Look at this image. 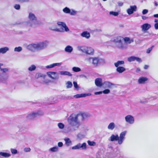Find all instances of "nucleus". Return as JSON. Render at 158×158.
I'll return each instance as SVG.
<instances>
[{
	"label": "nucleus",
	"instance_id": "nucleus-1",
	"mask_svg": "<svg viewBox=\"0 0 158 158\" xmlns=\"http://www.w3.org/2000/svg\"><path fill=\"white\" fill-rule=\"evenodd\" d=\"M79 115V114H72L68 118L69 124L72 126L68 128L70 131H73L77 130L80 126V123L78 120V117Z\"/></svg>",
	"mask_w": 158,
	"mask_h": 158
},
{
	"label": "nucleus",
	"instance_id": "nucleus-2",
	"mask_svg": "<svg viewBox=\"0 0 158 158\" xmlns=\"http://www.w3.org/2000/svg\"><path fill=\"white\" fill-rule=\"evenodd\" d=\"M48 44V42L47 40L32 43L28 45L27 48L32 52H34L36 50H42L47 48Z\"/></svg>",
	"mask_w": 158,
	"mask_h": 158
},
{
	"label": "nucleus",
	"instance_id": "nucleus-3",
	"mask_svg": "<svg viewBox=\"0 0 158 158\" xmlns=\"http://www.w3.org/2000/svg\"><path fill=\"white\" fill-rule=\"evenodd\" d=\"M123 38L120 36L115 37L112 39L111 41L114 43L115 46L119 49H123L127 48L126 43H123Z\"/></svg>",
	"mask_w": 158,
	"mask_h": 158
},
{
	"label": "nucleus",
	"instance_id": "nucleus-4",
	"mask_svg": "<svg viewBox=\"0 0 158 158\" xmlns=\"http://www.w3.org/2000/svg\"><path fill=\"white\" fill-rule=\"evenodd\" d=\"M57 24L59 26H61L62 27H61L60 28L54 29L50 28V29L53 31L61 32H63L64 31L67 32L69 31V29L65 23L63 22H57Z\"/></svg>",
	"mask_w": 158,
	"mask_h": 158
},
{
	"label": "nucleus",
	"instance_id": "nucleus-5",
	"mask_svg": "<svg viewBox=\"0 0 158 158\" xmlns=\"http://www.w3.org/2000/svg\"><path fill=\"white\" fill-rule=\"evenodd\" d=\"M28 19L30 20L27 22V24L29 26L31 27L37 23V18L33 13L30 12L29 13Z\"/></svg>",
	"mask_w": 158,
	"mask_h": 158
},
{
	"label": "nucleus",
	"instance_id": "nucleus-6",
	"mask_svg": "<svg viewBox=\"0 0 158 158\" xmlns=\"http://www.w3.org/2000/svg\"><path fill=\"white\" fill-rule=\"evenodd\" d=\"M43 114V112L41 111H38L36 112H33L29 114L27 116V118L28 119L31 120L37 116L41 115Z\"/></svg>",
	"mask_w": 158,
	"mask_h": 158
},
{
	"label": "nucleus",
	"instance_id": "nucleus-7",
	"mask_svg": "<svg viewBox=\"0 0 158 158\" xmlns=\"http://www.w3.org/2000/svg\"><path fill=\"white\" fill-rule=\"evenodd\" d=\"M86 60L90 63H92L95 67H97L99 64V60L98 57H89L87 58Z\"/></svg>",
	"mask_w": 158,
	"mask_h": 158
},
{
	"label": "nucleus",
	"instance_id": "nucleus-8",
	"mask_svg": "<svg viewBox=\"0 0 158 158\" xmlns=\"http://www.w3.org/2000/svg\"><path fill=\"white\" fill-rule=\"evenodd\" d=\"M103 86L105 88L111 89L114 87H117V85L109 81H106L103 83Z\"/></svg>",
	"mask_w": 158,
	"mask_h": 158
},
{
	"label": "nucleus",
	"instance_id": "nucleus-9",
	"mask_svg": "<svg viewBox=\"0 0 158 158\" xmlns=\"http://www.w3.org/2000/svg\"><path fill=\"white\" fill-rule=\"evenodd\" d=\"M48 76L54 80H58L59 76L57 73L54 72H48L47 73Z\"/></svg>",
	"mask_w": 158,
	"mask_h": 158
},
{
	"label": "nucleus",
	"instance_id": "nucleus-10",
	"mask_svg": "<svg viewBox=\"0 0 158 158\" xmlns=\"http://www.w3.org/2000/svg\"><path fill=\"white\" fill-rule=\"evenodd\" d=\"M125 121L127 123L132 124L135 122V119L133 116L131 115H128L125 117Z\"/></svg>",
	"mask_w": 158,
	"mask_h": 158
},
{
	"label": "nucleus",
	"instance_id": "nucleus-11",
	"mask_svg": "<svg viewBox=\"0 0 158 158\" xmlns=\"http://www.w3.org/2000/svg\"><path fill=\"white\" fill-rule=\"evenodd\" d=\"M126 133L127 131H125L122 132L120 134L118 141V144L120 145L122 143L123 140L125 139V136Z\"/></svg>",
	"mask_w": 158,
	"mask_h": 158
},
{
	"label": "nucleus",
	"instance_id": "nucleus-12",
	"mask_svg": "<svg viewBox=\"0 0 158 158\" xmlns=\"http://www.w3.org/2000/svg\"><path fill=\"white\" fill-rule=\"evenodd\" d=\"M137 9L136 6H130V8L127 10V12L128 15H130L133 14L134 12L136 11L137 10Z\"/></svg>",
	"mask_w": 158,
	"mask_h": 158
},
{
	"label": "nucleus",
	"instance_id": "nucleus-13",
	"mask_svg": "<svg viewBox=\"0 0 158 158\" xmlns=\"http://www.w3.org/2000/svg\"><path fill=\"white\" fill-rule=\"evenodd\" d=\"M151 27V25L148 23H146L143 24L141 26L142 30L143 32H145L149 29Z\"/></svg>",
	"mask_w": 158,
	"mask_h": 158
},
{
	"label": "nucleus",
	"instance_id": "nucleus-14",
	"mask_svg": "<svg viewBox=\"0 0 158 158\" xmlns=\"http://www.w3.org/2000/svg\"><path fill=\"white\" fill-rule=\"evenodd\" d=\"M95 83L96 85L98 87H101L103 85V83L102 82V79L101 78H96L95 80Z\"/></svg>",
	"mask_w": 158,
	"mask_h": 158
},
{
	"label": "nucleus",
	"instance_id": "nucleus-15",
	"mask_svg": "<svg viewBox=\"0 0 158 158\" xmlns=\"http://www.w3.org/2000/svg\"><path fill=\"white\" fill-rule=\"evenodd\" d=\"M91 95V94L90 93L82 94L75 95L73 96V97L75 98H80L85 97L86 96H90Z\"/></svg>",
	"mask_w": 158,
	"mask_h": 158
},
{
	"label": "nucleus",
	"instance_id": "nucleus-16",
	"mask_svg": "<svg viewBox=\"0 0 158 158\" xmlns=\"http://www.w3.org/2000/svg\"><path fill=\"white\" fill-rule=\"evenodd\" d=\"M118 139L119 136L118 135H115L114 134H112L109 139V140L111 141H114L117 140L118 141Z\"/></svg>",
	"mask_w": 158,
	"mask_h": 158
},
{
	"label": "nucleus",
	"instance_id": "nucleus-17",
	"mask_svg": "<svg viewBox=\"0 0 158 158\" xmlns=\"http://www.w3.org/2000/svg\"><path fill=\"white\" fill-rule=\"evenodd\" d=\"M81 36L86 39H89L90 37V34L89 32L87 31H84L81 34Z\"/></svg>",
	"mask_w": 158,
	"mask_h": 158
},
{
	"label": "nucleus",
	"instance_id": "nucleus-18",
	"mask_svg": "<svg viewBox=\"0 0 158 158\" xmlns=\"http://www.w3.org/2000/svg\"><path fill=\"white\" fill-rule=\"evenodd\" d=\"M148 80V78L145 77H142L138 79V82L140 84H144L145 81Z\"/></svg>",
	"mask_w": 158,
	"mask_h": 158
},
{
	"label": "nucleus",
	"instance_id": "nucleus-19",
	"mask_svg": "<svg viewBox=\"0 0 158 158\" xmlns=\"http://www.w3.org/2000/svg\"><path fill=\"white\" fill-rule=\"evenodd\" d=\"M8 77V75L2 74V75L0 76V81L3 82L7 79Z\"/></svg>",
	"mask_w": 158,
	"mask_h": 158
},
{
	"label": "nucleus",
	"instance_id": "nucleus-20",
	"mask_svg": "<svg viewBox=\"0 0 158 158\" xmlns=\"http://www.w3.org/2000/svg\"><path fill=\"white\" fill-rule=\"evenodd\" d=\"M59 72L61 75L68 76L70 77H71L72 76V74L68 71H60Z\"/></svg>",
	"mask_w": 158,
	"mask_h": 158
},
{
	"label": "nucleus",
	"instance_id": "nucleus-21",
	"mask_svg": "<svg viewBox=\"0 0 158 158\" xmlns=\"http://www.w3.org/2000/svg\"><path fill=\"white\" fill-rule=\"evenodd\" d=\"M61 65V63H55L47 66L46 68L47 69L52 68L56 66H59Z\"/></svg>",
	"mask_w": 158,
	"mask_h": 158
},
{
	"label": "nucleus",
	"instance_id": "nucleus-22",
	"mask_svg": "<svg viewBox=\"0 0 158 158\" xmlns=\"http://www.w3.org/2000/svg\"><path fill=\"white\" fill-rule=\"evenodd\" d=\"M64 51L70 53L73 51V48L70 45H68L65 48Z\"/></svg>",
	"mask_w": 158,
	"mask_h": 158
},
{
	"label": "nucleus",
	"instance_id": "nucleus-23",
	"mask_svg": "<svg viewBox=\"0 0 158 158\" xmlns=\"http://www.w3.org/2000/svg\"><path fill=\"white\" fill-rule=\"evenodd\" d=\"M87 48L85 46H78L77 47V48L79 50L85 53H86Z\"/></svg>",
	"mask_w": 158,
	"mask_h": 158
},
{
	"label": "nucleus",
	"instance_id": "nucleus-24",
	"mask_svg": "<svg viewBox=\"0 0 158 158\" xmlns=\"http://www.w3.org/2000/svg\"><path fill=\"white\" fill-rule=\"evenodd\" d=\"M9 48L8 47H6L0 48V54H4L9 51Z\"/></svg>",
	"mask_w": 158,
	"mask_h": 158
},
{
	"label": "nucleus",
	"instance_id": "nucleus-25",
	"mask_svg": "<svg viewBox=\"0 0 158 158\" xmlns=\"http://www.w3.org/2000/svg\"><path fill=\"white\" fill-rule=\"evenodd\" d=\"M116 71L119 73H122L125 71L126 69L123 67H118L116 69Z\"/></svg>",
	"mask_w": 158,
	"mask_h": 158
},
{
	"label": "nucleus",
	"instance_id": "nucleus-26",
	"mask_svg": "<svg viewBox=\"0 0 158 158\" xmlns=\"http://www.w3.org/2000/svg\"><path fill=\"white\" fill-rule=\"evenodd\" d=\"M94 52V50L91 48H87L86 54L89 55H93Z\"/></svg>",
	"mask_w": 158,
	"mask_h": 158
},
{
	"label": "nucleus",
	"instance_id": "nucleus-27",
	"mask_svg": "<svg viewBox=\"0 0 158 158\" xmlns=\"http://www.w3.org/2000/svg\"><path fill=\"white\" fill-rule=\"evenodd\" d=\"M123 40L127 44H130L134 41V40L133 39H130L129 38L127 37H125L123 38Z\"/></svg>",
	"mask_w": 158,
	"mask_h": 158
},
{
	"label": "nucleus",
	"instance_id": "nucleus-28",
	"mask_svg": "<svg viewBox=\"0 0 158 158\" xmlns=\"http://www.w3.org/2000/svg\"><path fill=\"white\" fill-rule=\"evenodd\" d=\"M79 149H81L82 150H85L86 148V144L85 143H84L82 144L79 143Z\"/></svg>",
	"mask_w": 158,
	"mask_h": 158
},
{
	"label": "nucleus",
	"instance_id": "nucleus-29",
	"mask_svg": "<svg viewBox=\"0 0 158 158\" xmlns=\"http://www.w3.org/2000/svg\"><path fill=\"white\" fill-rule=\"evenodd\" d=\"M115 127V124L113 122L110 123L108 126L107 128L108 129L112 130Z\"/></svg>",
	"mask_w": 158,
	"mask_h": 158
},
{
	"label": "nucleus",
	"instance_id": "nucleus-30",
	"mask_svg": "<svg viewBox=\"0 0 158 158\" xmlns=\"http://www.w3.org/2000/svg\"><path fill=\"white\" fill-rule=\"evenodd\" d=\"M0 156L5 157L7 158L10 156V154L9 153H7L6 152H0Z\"/></svg>",
	"mask_w": 158,
	"mask_h": 158
},
{
	"label": "nucleus",
	"instance_id": "nucleus-31",
	"mask_svg": "<svg viewBox=\"0 0 158 158\" xmlns=\"http://www.w3.org/2000/svg\"><path fill=\"white\" fill-rule=\"evenodd\" d=\"M65 142V144L67 146H69L72 144V142L69 138H66L64 139Z\"/></svg>",
	"mask_w": 158,
	"mask_h": 158
},
{
	"label": "nucleus",
	"instance_id": "nucleus-32",
	"mask_svg": "<svg viewBox=\"0 0 158 158\" xmlns=\"http://www.w3.org/2000/svg\"><path fill=\"white\" fill-rule=\"evenodd\" d=\"M124 63V61H118L117 62L114 63V65L116 67H118L119 65L123 64Z\"/></svg>",
	"mask_w": 158,
	"mask_h": 158
},
{
	"label": "nucleus",
	"instance_id": "nucleus-33",
	"mask_svg": "<svg viewBox=\"0 0 158 158\" xmlns=\"http://www.w3.org/2000/svg\"><path fill=\"white\" fill-rule=\"evenodd\" d=\"M45 76L40 73H37L35 75V77L36 78H38L40 77H42L44 79L45 77Z\"/></svg>",
	"mask_w": 158,
	"mask_h": 158
},
{
	"label": "nucleus",
	"instance_id": "nucleus-34",
	"mask_svg": "<svg viewBox=\"0 0 158 158\" xmlns=\"http://www.w3.org/2000/svg\"><path fill=\"white\" fill-rule=\"evenodd\" d=\"M49 150L52 152H55L58 151V147L56 146L49 149Z\"/></svg>",
	"mask_w": 158,
	"mask_h": 158
},
{
	"label": "nucleus",
	"instance_id": "nucleus-35",
	"mask_svg": "<svg viewBox=\"0 0 158 158\" xmlns=\"http://www.w3.org/2000/svg\"><path fill=\"white\" fill-rule=\"evenodd\" d=\"M63 11L65 13L69 14L71 10L68 7H66L63 9Z\"/></svg>",
	"mask_w": 158,
	"mask_h": 158
},
{
	"label": "nucleus",
	"instance_id": "nucleus-36",
	"mask_svg": "<svg viewBox=\"0 0 158 158\" xmlns=\"http://www.w3.org/2000/svg\"><path fill=\"white\" fill-rule=\"evenodd\" d=\"M66 88L69 89L71 88L73 86V84L71 81H68L66 83Z\"/></svg>",
	"mask_w": 158,
	"mask_h": 158
},
{
	"label": "nucleus",
	"instance_id": "nucleus-37",
	"mask_svg": "<svg viewBox=\"0 0 158 158\" xmlns=\"http://www.w3.org/2000/svg\"><path fill=\"white\" fill-rule=\"evenodd\" d=\"M3 65V64H0V69L1 71L3 72V73H5L7 72L8 69L7 68H2L1 66Z\"/></svg>",
	"mask_w": 158,
	"mask_h": 158
},
{
	"label": "nucleus",
	"instance_id": "nucleus-38",
	"mask_svg": "<svg viewBox=\"0 0 158 158\" xmlns=\"http://www.w3.org/2000/svg\"><path fill=\"white\" fill-rule=\"evenodd\" d=\"M72 70L73 71L76 72H77L81 71V69L80 68L76 67H73L72 68Z\"/></svg>",
	"mask_w": 158,
	"mask_h": 158
},
{
	"label": "nucleus",
	"instance_id": "nucleus-39",
	"mask_svg": "<svg viewBox=\"0 0 158 158\" xmlns=\"http://www.w3.org/2000/svg\"><path fill=\"white\" fill-rule=\"evenodd\" d=\"M36 67L35 65L33 64L30 66L28 69L29 71H32L35 70Z\"/></svg>",
	"mask_w": 158,
	"mask_h": 158
},
{
	"label": "nucleus",
	"instance_id": "nucleus-40",
	"mask_svg": "<svg viewBox=\"0 0 158 158\" xmlns=\"http://www.w3.org/2000/svg\"><path fill=\"white\" fill-rule=\"evenodd\" d=\"M135 56H131L128 57L127 59V60L130 62L134 61L135 60Z\"/></svg>",
	"mask_w": 158,
	"mask_h": 158
},
{
	"label": "nucleus",
	"instance_id": "nucleus-41",
	"mask_svg": "<svg viewBox=\"0 0 158 158\" xmlns=\"http://www.w3.org/2000/svg\"><path fill=\"white\" fill-rule=\"evenodd\" d=\"M99 64L102 65L106 63L105 60L103 59L99 58Z\"/></svg>",
	"mask_w": 158,
	"mask_h": 158
},
{
	"label": "nucleus",
	"instance_id": "nucleus-42",
	"mask_svg": "<svg viewBox=\"0 0 158 158\" xmlns=\"http://www.w3.org/2000/svg\"><path fill=\"white\" fill-rule=\"evenodd\" d=\"M22 50V48L21 47H15L14 49V51L15 52H19L21 51Z\"/></svg>",
	"mask_w": 158,
	"mask_h": 158
},
{
	"label": "nucleus",
	"instance_id": "nucleus-43",
	"mask_svg": "<svg viewBox=\"0 0 158 158\" xmlns=\"http://www.w3.org/2000/svg\"><path fill=\"white\" fill-rule=\"evenodd\" d=\"M58 126L59 128L61 129H63L64 127V125L63 123H58Z\"/></svg>",
	"mask_w": 158,
	"mask_h": 158
},
{
	"label": "nucleus",
	"instance_id": "nucleus-44",
	"mask_svg": "<svg viewBox=\"0 0 158 158\" xmlns=\"http://www.w3.org/2000/svg\"><path fill=\"white\" fill-rule=\"evenodd\" d=\"M81 116L82 118V119L83 120L85 119L88 116V114H87L84 113L81 114Z\"/></svg>",
	"mask_w": 158,
	"mask_h": 158
},
{
	"label": "nucleus",
	"instance_id": "nucleus-45",
	"mask_svg": "<svg viewBox=\"0 0 158 158\" xmlns=\"http://www.w3.org/2000/svg\"><path fill=\"white\" fill-rule=\"evenodd\" d=\"M110 14L114 16H117L118 15V13L116 12L110 11Z\"/></svg>",
	"mask_w": 158,
	"mask_h": 158
},
{
	"label": "nucleus",
	"instance_id": "nucleus-46",
	"mask_svg": "<svg viewBox=\"0 0 158 158\" xmlns=\"http://www.w3.org/2000/svg\"><path fill=\"white\" fill-rule=\"evenodd\" d=\"M77 13V11H75L73 9H71V10L69 14L71 15H76Z\"/></svg>",
	"mask_w": 158,
	"mask_h": 158
},
{
	"label": "nucleus",
	"instance_id": "nucleus-47",
	"mask_svg": "<svg viewBox=\"0 0 158 158\" xmlns=\"http://www.w3.org/2000/svg\"><path fill=\"white\" fill-rule=\"evenodd\" d=\"M73 84L74 85V87L77 89L78 90L79 89V87L78 86L77 83L76 81H73Z\"/></svg>",
	"mask_w": 158,
	"mask_h": 158
},
{
	"label": "nucleus",
	"instance_id": "nucleus-48",
	"mask_svg": "<svg viewBox=\"0 0 158 158\" xmlns=\"http://www.w3.org/2000/svg\"><path fill=\"white\" fill-rule=\"evenodd\" d=\"M88 143L89 145L93 146H94L96 144V143L95 142L93 141H88Z\"/></svg>",
	"mask_w": 158,
	"mask_h": 158
},
{
	"label": "nucleus",
	"instance_id": "nucleus-49",
	"mask_svg": "<svg viewBox=\"0 0 158 158\" xmlns=\"http://www.w3.org/2000/svg\"><path fill=\"white\" fill-rule=\"evenodd\" d=\"M102 92L104 94H107L110 93V90L108 89H106L102 91Z\"/></svg>",
	"mask_w": 158,
	"mask_h": 158
},
{
	"label": "nucleus",
	"instance_id": "nucleus-50",
	"mask_svg": "<svg viewBox=\"0 0 158 158\" xmlns=\"http://www.w3.org/2000/svg\"><path fill=\"white\" fill-rule=\"evenodd\" d=\"M154 46H152L151 47L149 48L147 50L146 52L147 53H149L152 50V48H154Z\"/></svg>",
	"mask_w": 158,
	"mask_h": 158
},
{
	"label": "nucleus",
	"instance_id": "nucleus-51",
	"mask_svg": "<svg viewBox=\"0 0 158 158\" xmlns=\"http://www.w3.org/2000/svg\"><path fill=\"white\" fill-rule=\"evenodd\" d=\"M72 149L73 150H77V149H79V143H78L77 145H76L74 146L72 148Z\"/></svg>",
	"mask_w": 158,
	"mask_h": 158
},
{
	"label": "nucleus",
	"instance_id": "nucleus-52",
	"mask_svg": "<svg viewBox=\"0 0 158 158\" xmlns=\"http://www.w3.org/2000/svg\"><path fill=\"white\" fill-rule=\"evenodd\" d=\"M10 150L11 152L13 154H16L17 152V150L15 149L11 148Z\"/></svg>",
	"mask_w": 158,
	"mask_h": 158
},
{
	"label": "nucleus",
	"instance_id": "nucleus-53",
	"mask_svg": "<svg viewBox=\"0 0 158 158\" xmlns=\"http://www.w3.org/2000/svg\"><path fill=\"white\" fill-rule=\"evenodd\" d=\"M16 10H18L20 9V6L19 4H15L14 6Z\"/></svg>",
	"mask_w": 158,
	"mask_h": 158
},
{
	"label": "nucleus",
	"instance_id": "nucleus-54",
	"mask_svg": "<svg viewBox=\"0 0 158 158\" xmlns=\"http://www.w3.org/2000/svg\"><path fill=\"white\" fill-rule=\"evenodd\" d=\"M17 1L21 2L23 3L24 2H27L29 1V0H16Z\"/></svg>",
	"mask_w": 158,
	"mask_h": 158
},
{
	"label": "nucleus",
	"instance_id": "nucleus-55",
	"mask_svg": "<svg viewBox=\"0 0 158 158\" xmlns=\"http://www.w3.org/2000/svg\"><path fill=\"white\" fill-rule=\"evenodd\" d=\"M135 60L139 63H140L142 61L141 59L140 58L137 57H135Z\"/></svg>",
	"mask_w": 158,
	"mask_h": 158
},
{
	"label": "nucleus",
	"instance_id": "nucleus-56",
	"mask_svg": "<svg viewBox=\"0 0 158 158\" xmlns=\"http://www.w3.org/2000/svg\"><path fill=\"white\" fill-rule=\"evenodd\" d=\"M148 12V10L147 9H144L142 11V14L143 15H145L147 14Z\"/></svg>",
	"mask_w": 158,
	"mask_h": 158
},
{
	"label": "nucleus",
	"instance_id": "nucleus-57",
	"mask_svg": "<svg viewBox=\"0 0 158 158\" xmlns=\"http://www.w3.org/2000/svg\"><path fill=\"white\" fill-rule=\"evenodd\" d=\"M24 151L26 152H29L31 151V149L29 148H25L24 149Z\"/></svg>",
	"mask_w": 158,
	"mask_h": 158
},
{
	"label": "nucleus",
	"instance_id": "nucleus-58",
	"mask_svg": "<svg viewBox=\"0 0 158 158\" xmlns=\"http://www.w3.org/2000/svg\"><path fill=\"white\" fill-rule=\"evenodd\" d=\"M94 31L96 32H101L102 31V30L101 29H96L94 30Z\"/></svg>",
	"mask_w": 158,
	"mask_h": 158
},
{
	"label": "nucleus",
	"instance_id": "nucleus-59",
	"mask_svg": "<svg viewBox=\"0 0 158 158\" xmlns=\"http://www.w3.org/2000/svg\"><path fill=\"white\" fill-rule=\"evenodd\" d=\"M58 145L59 147H62L63 145V143L62 142H59L58 143Z\"/></svg>",
	"mask_w": 158,
	"mask_h": 158
},
{
	"label": "nucleus",
	"instance_id": "nucleus-60",
	"mask_svg": "<svg viewBox=\"0 0 158 158\" xmlns=\"http://www.w3.org/2000/svg\"><path fill=\"white\" fill-rule=\"evenodd\" d=\"M154 27L155 29H158V23H156L155 24Z\"/></svg>",
	"mask_w": 158,
	"mask_h": 158
},
{
	"label": "nucleus",
	"instance_id": "nucleus-61",
	"mask_svg": "<svg viewBox=\"0 0 158 158\" xmlns=\"http://www.w3.org/2000/svg\"><path fill=\"white\" fill-rule=\"evenodd\" d=\"M102 93V91H101L95 92L94 93V94L95 95H98V94H101Z\"/></svg>",
	"mask_w": 158,
	"mask_h": 158
},
{
	"label": "nucleus",
	"instance_id": "nucleus-62",
	"mask_svg": "<svg viewBox=\"0 0 158 158\" xmlns=\"http://www.w3.org/2000/svg\"><path fill=\"white\" fill-rule=\"evenodd\" d=\"M118 4L119 6H122L123 5V2H118Z\"/></svg>",
	"mask_w": 158,
	"mask_h": 158
},
{
	"label": "nucleus",
	"instance_id": "nucleus-63",
	"mask_svg": "<svg viewBox=\"0 0 158 158\" xmlns=\"http://www.w3.org/2000/svg\"><path fill=\"white\" fill-rule=\"evenodd\" d=\"M142 18L143 20H146L148 18V17L142 16Z\"/></svg>",
	"mask_w": 158,
	"mask_h": 158
},
{
	"label": "nucleus",
	"instance_id": "nucleus-64",
	"mask_svg": "<svg viewBox=\"0 0 158 158\" xmlns=\"http://www.w3.org/2000/svg\"><path fill=\"white\" fill-rule=\"evenodd\" d=\"M149 67V66L148 65H144V69H147Z\"/></svg>",
	"mask_w": 158,
	"mask_h": 158
}]
</instances>
